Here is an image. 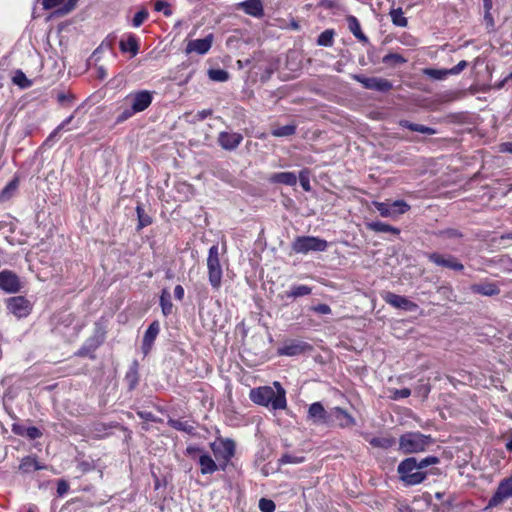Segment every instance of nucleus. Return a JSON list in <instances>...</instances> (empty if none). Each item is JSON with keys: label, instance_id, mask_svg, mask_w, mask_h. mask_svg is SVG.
Returning <instances> with one entry per match:
<instances>
[{"label": "nucleus", "instance_id": "nucleus-22", "mask_svg": "<svg viewBox=\"0 0 512 512\" xmlns=\"http://www.w3.org/2000/svg\"><path fill=\"white\" fill-rule=\"evenodd\" d=\"M159 331L160 325L157 321H154L149 325L143 337V350L145 354L148 353V351L152 347V344L154 343L157 335L159 334Z\"/></svg>", "mask_w": 512, "mask_h": 512}, {"label": "nucleus", "instance_id": "nucleus-11", "mask_svg": "<svg viewBox=\"0 0 512 512\" xmlns=\"http://www.w3.org/2000/svg\"><path fill=\"white\" fill-rule=\"evenodd\" d=\"M211 448L216 458L225 462L230 461L235 453V443L231 439H221L219 442H214Z\"/></svg>", "mask_w": 512, "mask_h": 512}, {"label": "nucleus", "instance_id": "nucleus-17", "mask_svg": "<svg viewBox=\"0 0 512 512\" xmlns=\"http://www.w3.org/2000/svg\"><path fill=\"white\" fill-rule=\"evenodd\" d=\"M330 415L321 402H314L309 406L307 419L313 424H327Z\"/></svg>", "mask_w": 512, "mask_h": 512}, {"label": "nucleus", "instance_id": "nucleus-10", "mask_svg": "<svg viewBox=\"0 0 512 512\" xmlns=\"http://www.w3.org/2000/svg\"><path fill=\"white\" fill-rule=\"evenodd\" d=\"M382 298L387 304L391 305L392 307L402 309L404 311L415 312L419 308V306L415 302L409 300L405 296H401L392 292H385L382 295Z\"/></svg>", "mask_w": 512, "mask_h": 512}, {"label": "nucleus", "instance_id": "nucleus-3", "mask_svg": "<svg viewBox=\"0 0 512 512\" xmlns=\"http://www.w3.org/2000/svg\"><path fill=\"white\" fill-rule=\"evenodd\" d=\"M433 442L431 436L420 432H407L399 438V450L404 454H413L425 451Z\"/></svg>", "mask_w": 512, "mask_h": 512}, {"label": "nucleus", "instance_id": "nucleus-8", "mask_svg": "<svg viewBox=\"0 0 512 512\" xmlns=\"http://www.w3.org/2000/svg\"><path fill=\"white\" fill-rule=\"evenodd\" d=\"M512 497V475L502 479L493 496L488 501V507H497Z\"/></svg>", "mask_w": 512, "mask_h": 512}, {"label": "nucleus", "instance_id": "nucleus-9", "mask_svg": "<svg viewBox=\"0 0 512 512\" xmlns=\"http://www.w3.org/2000/svg\"><path fill=\"white\" fill-rule=\"evenodd\" d=\"M353 79L361 83L364 88L370 90L388 92L393 88V85L389 80L381 77H366L363 75H354Z\"/></svg>", "mask_w": 512, "mask_h": 512}, {"label": "nucleus", "instance_id": "nucleus-19", "mask_svg": "<svg viewBox=\"0 0 512 512\" xmlns=\"http://www.w3.org/2000/svg\"><path fill=\"white\" fill-rule=\"evenodd\" d=\"M238 7L242 9L246 14L256 18L262 17L264 14L261 0H246L240 2Z\"/></svg>", "mask_w": 512, "mask_h": 512}, {"label": "nucleus", "instance_id": "nucleus-58", "mask_svg": "<svg viewBox=\"0 0 512 512\" xmlns=\"http://www.w3.org/2000/svg\"><path fill=\"white\" fill-rule=\"evenodd\" d=\"M312 310L316 313L327 315L331 313V308L327 304H318L312 307Z\"/></svg>", "mask_w": 512, "mask_h": 512}, {"label": "nucleus", "instance_id": "nucleus-60", "mask_svg": "<svg viewBox=\"0 0 512 512\" xmlns=\"http://www.w3.org/2000/svg\"><path fill=\"white\" fill-rule=\"evenodd\" d=\"M430 390H431L430 385L427 383L420 384L416 388L417 393L421 394L424 398H426L428 396V394L430 393Z\"/></svg>", "mask_w": 512, "mask_h": 512}, {"label": "nucleus", "instance_id": "nucleus-14", "mask_svg": "<svg viewBox=\"0 0 512 512\" xmlns=\"http://www.w3.org/2000/svg\"><path fill=\"white\" fill-rule=\"evenodd\" d=\"M213 41L214 36L211 33L202 39L190 40L186 45L185 52L186 54L196 53L204 55L210 50Z\"/></svg>", "mask_w": 512, "mask_h": 512}, {"label": "nucleus", "instance_id": "nucleus-16", "mask_svg": "<svg viewBox=\"0 0 512 512\" xmlns=\"http://www.w3.org/2000/svg\"><path fill=\"white\" fill-rule=\"evenodd\" d=\"M310 348L311 346L304 341L291 340L285 342L282 347L278 348L277 353L281 356H296L304 353Z\"/></svg>", "mask_w": 512, "mask_h": 512}, {"label": "nucleus", "instance_id": "nucleus-28", "mask_svg": "<svg viewBox=\"0 0 512 512\" xmlns=\"http://www.w3.org/2000/svg\"><path fill=\"white\" fill-rule=\"evenodd\" d=\"M399 125L403 128H407L411 131L419 132L422 134H427V135L436 134V130L434 128H431V127H428L425 125H421V124L411 123L408 120H400Z\"/></svg>", "mask_w": 512, "mask_h": 512}, {"label": "nucleus", "instance_id": "nucleus-13", "mask_svg": "<svg viewBox=\"0 0 512 512\" xmlns=\"http://www.w3.org/2000/svg\"><path fill=\"white\" fill-rule=\"evenodd\" d=\"M427 257L429 261L434 263L437 266L449 268L455 271H461L464 269V266L462 263H460L456 257L452 255H442L436 252L428 253Z\"/></svg>", "mask_w": 512, "mask_h": 512}, {"label": "nucleus", "instance_id": "nucleus-51", "mask_svg": "<svg viewBox=\"0 0 512 512\" xmlns=\"http://www.w3.org/2000/svg\"><path fill=\"white\" fill-rule=\"evenodd\" d=\"M275 508V503L272 500L266 498H261L259 500V509L262 512H274Z\"/></svg>", "mask_w": 512, "mask_h": 512}, {"label": "nucleus", "instance_id": "nucleus-6", "mask_svg": "<svg viewBox=\"0 0 512 512\" xmlns=\"http://www.w3.org/2000/svg\"><path fill=\"white\" fill-rule=\"evenodd\" d=\"M328 248L325 239L315 236H297L291 243V249L296 254H308L310 252H324Z\"/></svg>", "mask_w": 512, "mask_h": 512}, {"label": "nucleus", "instance_id": "nucleus-29", "mask_svg": "<svg viewBox=\"0 0 512 512\" xmlns=\"http://www.w3.org/2000/svg\"><path fill=\"white\" fill-rule=\"evenodd\" d=\"M367 226L370 230L374 232L393 233L394 235H398L400 233V230L398 228L381 221L368 223Z\"/></svg>", "mask_w": 512, "mask_h": 512}, {"label": "nucleus", "instance_id": "nucleus-27", "mask_svg": "<svg viewBox=\"0 0 512 512\" xmlns=\"http://www.w3.org/2000/svg\"><path fill=\"white\" fill-rule=\"evenodd\" d=\"M199 465L202 474H212L218 470V466L212 457L208 454H203L199 457Z\"/></svg>", "mask_w": 512, "mask_h": 512}, {"label": "nucleus", "instance_id": "nucleus-36", "mask_svg": "<svg viewBox=\"0 0 512 512\" xmlns=\"http://www.w3.org/2000/svg\"><path fill=\"white\" fill-rule=\"evenodd\" d=\"M369 443L373 447L388 449L395 444V440L393 438L386 437H373L369 440Z\"/></svg>", "mask_w": 512, "mask_h": 512}, {"label": "nucleus", "instance_id": "nucleus-21", "mask_svg": "<svg viewBox=\"0 0 512 512\" xmlns=\"http://www.w3.org/2000/svg\"><path fill=\"white\" fill-rule=\"evenodd\" d=\"M270 183L284 184L287 186H295L297 184V176L294 172H278L273 173L268 178Z\"/></svg>", "mask_w": 512, "mask_h": 512}, {"label": "nucleus", "instance_id": "nucleus-2", "mask_svg": "<svg viewBox=\"0 0 512 512\" xmlns=\"http://www.w3.org/2000/svg\"><path fill=\"white\" fill-rule=\"evenodd\" d=\"M152 100L153 92L148 90L129 93L124 99V104L119 108L120 113L117 116L116 122L122 123L134 114L146 110L151 105Z\"/></svg>", "mask_w": 512, "mask_h": 512}, {"label": "nucleus", "instance_id": "nucleus-52", "mask_svg": "<svg viewBox=\"0 0 512 512\" xmlns=\"http://www.w3.org/2000/svg\"><path fill=\"white\" fill-rule=\"evenodd\" d=\"M104 49H111L110 44L105 41L102 42L101 45L93 52V54L88 60V64L91 65L92 62L96 63L99 60V53Z\"/></svg>", "mask_w": 512, "mask_h": 512}, {"label": "nucleus", "instance_id": "nucleus-62", "mask_svg": "<svg viewBox=\"0 0 512 512\" xmlns=\"http://www.w3.org/2000/svg\"><path fill=\"white\" fill-rule=\"evenodd\" d=\"M138 415L141 419H144L146 421H156V418L155 416L151 413V412H148V411H139L138 412Z\"/></svg>", "mask_w": 512, "mask_h": 512}, {"label": "nucleus", "instance_id": "nucleus-24", "mask_svg": "<svg viewBox=\"0 0 512 512\" xmlns=\"http://www.w3.org/2000/svg\"><path fill=\"white\" fill-rule=\"evenodd\" d=\"M45 466L40 464L35 457L26 456L24 457L19 465V470L24 474H29L37 470L44 469Z\"/></svg>", "mask_w": 512, "mask_h": 512}, {"label": "nucleus", "instance_id": "nucleus-5", "mask_svg": "<svg viewBox=\"0 0 512 512\" xmlns=\"http://www.w3.org/2000/svg\"><path fill=\"white\" fill-rule=\"evenodd\" d=\"M208 281L214 290L222 286L223 269L220 263V251L218 244L209 248L207 257Z\"/></svg>", "mask_w": 512, "mask_h": 512}, {"label": "nucleus", "instance_id": "nucleus-57", "mask_svg": "<svg viewBox=\"0 0 512 512\" xmlns=\"http://www.w3.org/2000/svg\"><path fill=\"white\" fill-rule=\"evenodd\" d=\"M11 430L15 435L26 437L25 431L27 430V427H25L22 424H19V423L12 424Z\"/></svg>", "mask_w": 512, "mask_h": 512}, {"label": "nucleus", "instance_id": "nucleus-48", "mask_svg": "<svg viewBox=\"0 0 512 512\" xmlns=\"http://www.w3.org/2000/svg\"><path fill=\"white\" fill-rule=\"evenodd\" d=\"M136 212L139 220V228H143L151 224V218L145 214L144 209L141 206H137Z\"/></svg>", "mask_w": 512, "mask_h": 512}, {"label": "nucleus", "instance_id": "nucleus-38", "mask_svg": "<svg viewBox=\"0 0 512 512\" xmlns=\"http://www.w3.org/2000/svg\"><path fill=\"white\" fill-rule=\"evenodd\" d=\"M78 1L79 0H67V1L65 0L63 5L61 7H59L54 12V14L57 16H64V15L69 14L71 11H73L76 8Z\"/></svg>", "mask_w": 512, "mask_h": 512}, {"label": "nucleus", "instance_id": "nucleus-25", "mask_svg": "<svg viewBox=\"0 0 512 512\" xmlns=\"http://www.w3.org/2000/svg\"><path fill=\"white\" fill-rule=\"evenodd\" d=\"M120 50L124 53L130 52L132 56H136L139 52V42L135 35L129 34L127 39H122L119 43Z\"/></svg>", "mask_w": 512, "mask_h": 512}, {"label": "nucleus", "instance_id": "nucleus-35", "mask_svg": "<svg viewBox=\"0 0 512 512\" xmlns=\"http://www.w3.org/2000/svg\"><path fill=\"white\" fill-rule=\"evenodd\" d=\"M297 126L295 124H288L282 127L275 128L271 131L274 137H288L292 136L296 132Z\"/></svg>", "mask_w": 512, "mask_h": 512}, {"label": "nucleus", "instance_id": "nucleus-44", "mask_svg": "<svg viewBox=\"0 0 512 512\" xmlns=\"http://www.w3.org/2000/svg\"><path fill=\"white\" fill-rule=\"evenodd\" d=\"M154 9L157 12H163V14L166 17L171 16L173 13L170 5L166 1H163V0H155L154 1Z\"/></svg>", "mask_w": 512, "mask_h": 512}, {"label": "nucleus", "instance_id": "nucleus-37", "mask_svg": "<svg viewBox=\"0 0 512 512\" xmlns=\"http://www.w3.org/2000/svg\"><path fill=\"white\" fill-rule=\"evenodd\" d=\"M382 62L387 65L396 66L406 63L407 59L398 53H388L383 57Z\"/></svg>", "mask_w": 512, "mask_h": 512}, {"label": "nucleus", "instance_id": "nucleus-56", "mask_svg": "<svg viewBox=\"0 0 512 512\" xmlns=\"http://www.w3.org/2000/svg\"><path fill=\"white\" fill-rule=\"evenodd\" d=\"M73 99H74V96L72 94H68L65 92H59L57 94V101L63 105H65L66 103L72 102Z\"/></svg>", "mask_w": 512, "mask_h": 512}, {"label": "nucleus", "instance_id": "nucleus-15", "mask_svg": "<svg viewBox=\"0 0 512 512\" xmlns=\"http://www.w3.org/2000/svg\"><path fill=\"white\" fill-rule=\"evenodd\" d=\"M0 289L8 293H16L21 289L18 276L9 270L0 272Z\"/></svg>", "mask_w": 512, "mask_h": 512}, {"label": "nucleus", "instance_id": "nucleus-7", "mask_svg": "<svg viewBox=\"0 0 512 512\" xmlns=\"http://www.w3.org/2000/svg\"><path fill=\"white\" fill-rule=\"evenodd\" d=\"M373 206L382 217L386 218H396L410 209V206L403 200H396L392 203L375 201Z\"/></svg>", "mask_w": 512, "mask_h": 512}, {"label": "nucleus", "instance_id": "nucleus-30", "mask_svg": "<svg viewBox=\"0 0 512 512\" xmlns=\"http://www.w3.org/2000/svg\"><path fill=\"white\" fill-rule=\"evenodd\" d=\"M168 425L178 431L185 432L189 435H193L195 433V428L189 421H183L181 419H172L168 420Z\"/></svg>", "mask_w": 512, "mask_h": 512}, {"label": "nucleus", "instance_id": "nucleus-26", "mask_svg": "<svg viewBox=\"0 0 512 512\" xmlns=\"http://www.w3.org/2000/svg\"><path fill=\"white\" fill-rule=\"evenodd\" d=\"M347 24L349 31L361 42L368 43L367 36L362 32L361 25L358 19L353 16L349 15L347 17Z\"/></svg>", "mask_w": 512, "mask_h": 512}, {"label": "nucleus", "instance_id": "nucleus-1", "mask_svg": "<svg viewBox=\"0 0 512 512\" xmlns=\"http://www.w3.org/2000/svg\"><path fill=\"white\" fill-rule=\"evenodd\" d=\"M273 387L261 386L250 391L249 397L255 404L270 407L273 410H283L287 406L286 391L278 381Z\"/></svg>", "mask_w": 512, "mask_h": 512}, {"label": "nucleus", "instance_id": "nucleus-64", "mask_svg": "<svg viewBox=\"0 0 512 512\" xmlns=\"http://www.w3.org/2000/svg\"><path fill=\"white\" fill-rule=\"evenodd\" d=\"M300 184L305 191H310L311 187L309 179L306 176H304L303 172L300 173Z\"/></svg>", "mask_w": 512, "mask_h": 512}, {"label": "nucleus", "instance_id": "nucleus-34", "mask_svg": "<svg viewBox=\"0 0 512 512\" xmlns=\"http://www.w3.org/2000/svg\"><path fill=\"white\" fill-rule=\"evenodd\" d=\"M312 289L307 285H294L287 292V297L289 298H298L302 296H306L311 294Z\"/></svg>", "mask_w": 512, "mask_h": 512}, {"label": "nucleus", "instance_id": "nucleus-45", "mask_svg": "<svg viewBox=\"0 0 512 512\" xmlns=\"http://www.w3.org/2000/svg\"><path fill=\"white\" fill-rule=\"evenodd\" d=\"M74 118V114L70 115L68 118H66L64 121H62L49 135V137L46 139V142H49L50 140L54 139L58 134L66 128V126L71 123V121Z\"/></svg>", "mask_w": 512, "mask_h": 512}, {"label": "nucleus", "instance_id": "nucleus-4", "mask_svg": "<svg viewBox=\"0 0 512 512\" xmlns=\"http://www.w3.org/2000/svg\"><path fill=\"white\" fill-rule=\"evenodd\" d=\"M397 472L400 480L407 486L418 485L427 477L426 472L418 471L415 457H409L401 461L397 467Z\"/></svg>", "mask_w": 512, "mask_h": 512}, {"label": "nucleus", "instance_id": "nucleus-46", "mask_svg": "<svg viewBox=\"0 0 512 512\" xmlns=\"http://www.w3.org/2000/svg\"><path fill=\"white\" fill-rule=\"evenodd\" d=\"M390 398L392 400H399L403 398H407L411 395V390L409 388H403V389H391L390 390Z\"/></svg>", "mask_w": 512, "mask_h": 512}, {"label": "nucleus", "instance_id": "nucleus-61", "mask_svg": "<svg viewBox=\"0 0 512 512\" xmlns=\"http://www.w3.org/2000/svg\"><path fill=\"white\" fill-rule=\"evenodd\" d=\"M467 66L466 61H460L456 66L449 70L450 74H458Z\"/></svg>", "mask_w": 512, "mask_h": 512}, {"label": "nucleus", "instance_id": "nucleus-12", "mask_svg": "<svg viewBox=\"0 0 512 512\" xmlns=\"http://www.w3.org/2000/svg\"><path fill=\"white\" fill-rule=\"evenodd\" d=\"M8 310L18 318L26 317L31 312L29 301L23 296L11 297L7 301Z\"/></svg>", "mask_w": 512, "mask_h": 512}, {"label": "nucleus", "instance_id": "nucleus-43", "mask_svg": "<svg viewBox=\"0 0 512 512\" xmlns=\"http://www.w3.org/2000/svg\"><path fill=\"white\" fill-rule=\"evenodd\" d=\"M439 462H440V460L436 456H428L421 460L416 459V465H417L418 471H423L424 468L431 466V465H436Z\"/></svg>", "mask_w": 512, "mask_h": 512}, {"label": "nucleus", "instance_id": "nucleus-55", "mask_svg": "<svg viewBox=\"0 0 512 512\" xmlns=\"http://www.w3.org/2000/svg\"><path fill=\"white\" fill-rule=\"evenodd\" d=\"M65 0H42V5L45 10H51L61 7Z\"/></svg>", "mask_w": 512, "mask_h": 512}, {"label": "nucleus", "instance_id": "nucleus-59", "mask_svg": "<svg viewBox=\"0 0 512 512\" xmlns=\"http://www.w3.org/2000/svg\"><path fill=\"white\" fill-rule=\"evenodd\" d=\"M69 490V484L65 480H59L57 484V493L59 496H63Z\"/></svg>", "mask_w": 512, "mask_h": 512}, {"label": "nucleus", "instance_id": "nucleus-63", "mask_svg": "<svg viewBox=\"0 0 512 512\" xmlns=\"http://www.w3.org/2000/svg\"><path fill=\"white\" fill-rule=\"evenodd\" d=\"M174 297L181 301L184 298V288L181 285H176L174 288Z\"/></svg>", "mask_w": 512, "mask_h": 512}, {"label": "nucleus", "instance_id": "nucleus-49", "mask_svg": "<svg viewBox=\"0 0 512 512\" xmlns=\"http://www.w3.org/2000/svg\"><path fill=\"white\" fill-rule=\"evenodd\" d=\"M17 186V180H12L11 182H9L1 192V199H8L12 195V193L17 189Z\"/></svg>", "mask_w": 512, "mask_h": 512}, {"label": "nucleus", "instance_id": "nucleus-41", "mask_svg": "<svg viewBox=\"0 0 512 512\" xmlns=\"http://www.w3.org/2000/svg\"><path fill=\"white\" fill-rule=\"evenodd\" d=\"M149 17V12L147 9H140L132 19V26L135 28L140 27Z\"/></svg>", "mask_w": 512, "mask_h": 512}, {"label": "nucleus", "instance_id": "nucleus-47", "mask_svg": "<svg viewBox=\"0 0 512 512\" xmlns=\"http://www.w3.org/2000/svg\"><path fill=\"white\" fill-rule=\"evenodd\" d=\"M425 74L433 79L442 80L450 74L449 70L426 69Z\"/></svg>", "mask_w": 512, "mask_h": 512}, {"label": "nucleus", "instance_id": "nucleus-53", "mask_svg": "<svg viewBox=\"0 0 512 512\" xmlns=\"http://www.w3.org/2000/svg\"><path fill=\"white\" fill-rule=\"evenodd\" d=\"M25 432H26V437L30 440L38 439V438L42 437V435H43L41 430L34 426L27 427V430Z\"/></svg>", "mask_w": 512, "mask_h": 512}, {"label": "nucleus", "instance_id": "nucleus-33", "mask_svg": "<svg viewBox=\"0 0 512 512\" xmlns=\"http://www.w3.org/2000/svg\"><path fill=\"white\" fill-rule=\"evenodd\" d=\"M335 31L333 29H326L323 31L317 39L319 46L331 47L334 42Z\"/></svg>", "mask_w": 512, "mask_h": 512}, {"label": "nucleus", "instance_id": "nucleus-39", "mask_svg": "<svg viewBox=\"0 0 512 512\" xmlns=\"http://www.w3.org/2000/svg\"><path fill=\"white\" fill-rule=\"evenodd\" d=\"M13 83L18 85L21 88H29L32 85V82L26 77V75L21 71L17 70L13 76Z\"/></svg>", "mask_w": 512, "mask_h": 512}, {"label": "nucleus", "instance_id": "nucleus-32", "mask_svg": "<svg viewBox=\"0 0 512 512\" xmlns=\"http://www.w3.org/2000/svg\"><path fill=\"white\" fill-rule=\"evenodd\" d=\"M391 21L398 27H406L408 24L407 18L404 16V12L401 8L392 9L390 11Z\"/></svg>", "mask_w": 512, "mask_h": 512}, {"label": "nucleus", "instance_id": "nucleus-31", "mask_svg": "<svg viewBox=\"0 0 512 512\" xmlns=\"http://www.w3.org/2000/svg\"><path fill=\"white\" fill-rule=\"evenodd\" d=\"M160 306H161V309H162V313L165 315V316H168L172 313V309H173V304H172V301H171V295L170 293L164 289L161 293V296H160Z\"/></svg>", "mask_w": 512, "mask_h": 512}, {"label": "nucleus", "instance_id": "nucleus-18", "mask_svg": "<svg viewBox=\"0 0 512 512\" xmlns=\"http://www.w3.org/2000/svg\"><path fill=\"white\" fill-rule=\"evenodd\" d=\"M243 141V136L236 132L223 131L219 133L218 143L225 150L236 149Z\"/></svg>", "mask_w": 512, "mask_h": 512}, {"label": "nucleus", "instance_id": "nucleus-40", "mask_svg": "<svg viewBox=\"0 0 512 512\" xmlns=\"http://www.w3.org/2000/svg\"><path fill=\"white\" fill-rule=\"evenodd\" d=\"M208 76L213 81L225 82L229 78V73L223 69H210L208 71Z\"/></svg>", "mask_w": 512, "mask_h": 512}, {"label": "nucleus", "instance_id": "nucleus-50", "mask_svg": "<svg viewBox=\"0 0 512 512\" xmlns=\"http://www.w3.org/2000/svg\"><path fill=\"white\" fill-rule=\"evenodd\" d=\"M439 235L445 239L459 240L462 237L460 231L456 229H445L439 232Z\"/></svg>", "mask_w": 512, "mask_h": 512}, {"label": "nucleus", "instance_id": "nucleus-54", "mask_svg": "<svg viewBox=\"0 0 512 512\" xmlns=\"http://www.w3.org/2000/svg\"><path fill=\"white\" fill-rule=\"evenodd\" d=\"M126 379L129 382L130 389H133L138 381L136 367L130 369V371L126 375Z\"/></svg>", "mask_w": 512, "mask_h": 512}, {"label": "nucleus", "instance_id": "nucleus-20", "mask_svg": "<svg viewBox=\"0 0 512 512\" xmlns=\"http://www.w3.org/2000/svg\"><path fill=\"white\" fill-rule=\"evenodd\" d=\"M332 416L337 422V425L341 428H349L354 426L356 423L354 417L340 407L332 409Z\"/></svg>", "mask_w": 512, "mask_h": 512}, {"label": "nucleus", "instance_id": "nucleus-42", "mask_svg": "<svg viewBox=\"0 0 512 512\" xmlns=\"http://www.w3.org/2000/svg\"><path fill=\"white\" fill-rule=\"evenodd\" d=\"M304 460H305V458L303 456L286 453L280 457L279 463L283 464V465H285V464H300V463L304 462Z\"/></svg>", "mask_w": 512, "mask_h": 512}, {"label": "nucleus", "instance_id": "nucleus-23", "mask_svg": "<svg viewBox=\"0 0 512 512\" xmlns=\"http://www.w3.org/2000/svg\"><path fill=\"white\" fill-rule=\"evenodd\" d=\"M471 291L484 296H494L500 293L498 285L492 282L473 284Z\"/></svg>", "mask_w": 512, "mask_h": 512}]
</instances>
